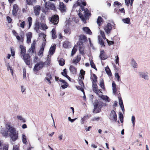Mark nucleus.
<instances>
[{
    "instance_id": "1",
    "label": "nucleus",
    "mask_w": 150,
    "mask_h": 150,
    "mask_svg": "<svg viewBox=\"0 0 150 150\" xmlns=\"http://www.w3.org/2000/svg\"><path fill=\"white\" fill-rule=\"evenodd\" d=\"M2 136L6 138L8 135L10 137V142L12 143L17 140L18 138V132L14 127L9 125H6V129H2L1 131Z\"/></svg>"
},
{
    "instance_id": "2",
    "label": "nucleus",
    "mask_w": 150,
    "mask_h": 150,
    "mask_svg": "<svg viewBox=\"0 0 150 150\" xmlns=\"http://www.w3.org/2000/svg\"><path fill=\"white\" fill-rule=\"evenodd\" d=\"M77 3L78 4V5L80 6V10H81L84 11V13L85 14V17L82 16H81L80 14H79V16L83 21L85 23H86V20L85 17H88L90 15L89 10L87 8L84 9V7L83 6H85L86 5V3L85 2H82L81 1L79 0L77 1Z\"/></svg>"
},
{
    "instance_id": "3",
    "label": "nucleus",
    "mask_w": 150,
    "mask_h": 150,
    "mask_svg": "<svg viewBox=\"0 0 150 150\" xmlns=\"http://www.w3.org/2000/svg\"><path fill=\"white\" fill-rule=\"evenodd\" d=\"M94 109L93 112L94 113H98L100 112L103 106V103L101 101H98L96 100L93 103Z\"/></svg>"
},
{
    "instance_id": "4",
    "label": "nucleus",
    "mask_w": 150,
    "mask_h": 150,
    "mask_svg": "<svg viewBox=\"0 0 150 150\" xmlns=\"http://www.w3.org/2000/svg\"><path fill=\"white\" fill-rule=\"evenodd\" d=\"M45 4L46 6H45V8L44 11H43L45 14L46 12L49 9L47 7V6L50 9L55 11L56 10L55 6L51 2H48L47 4V2H45Z\"/></svg>"
},
{
    "instance_id": "5",
    "label": "nucleus",
    "mask_w": 150,
    "mask_h": 150,
    "mask_svg": "<svg viewBox=\"0 0 150 150\" xmlns=\"http://www.w3.org/2000/svg\"><path fill=\"white\" fill-rule=\"evenodd\" d=\"M112 25L110 23H108L107 25L104 26V29L106 33L109 34L112 30Z\"/></svg>"
},
{
    "instance_id": "6",
    "label": "nucleus",
    "mask_w": 150,
    "mask_h": 150,
    "mask_svg": "<svg viewBox=\"0 0 150 150\" xmlns=\"http://www.w3.org/2000/svg\"><path fill=\"white\" fill-rule=\"evenodd\" d=\"M50 20L54 24H57L58 23L59 21L58 16L57 15H53Z\"/></svg>"
},
{
    "instance_id": "7",
    "label": "nucleus",
    "mask_w": 150,
    "mask_h": 150,
    "mask_svg": "<svg viewBox=\"0 0 150 150\" xmlns=\"http://www.w3.org/2000/svg\"><path fill=\"white\" fill-rule=\"evenodd\" d=\"M22 56L26 64L28 65H29L30 64V58L29 55L25 54Z\"/></svg>"
},
{
    "instance_id": "8",
    "label": "nucleus",
    "mask_w": 150,
    "mask_h": 150,
    "mask_svg": "<svg viewBox=\"0 0 150 150\" xmlns=\"http://www.w3.org/2000/svg\"><path fill=\"white\" fill-rule=\"evenodd\" d=\"M43 65L44 64L42 62H40L35 66L33 68L34 71H39L43 67Z\"/></svg>"
},
{
    "instance_id": "9",
    "label": "nucleus",
    "mask_w": 150,
    "mask_h": 150,
    "mask_svg": "<svg viewBox=\"0 0 150 150\" xmlns=\"http://www.w3.org/2000/svg\"><path fill=\"white\" fill-rule=\"evenodd\" d=\"M34 12L36 16H38L40 13L41 7L40 6L36 5L33 7Z\"/></svg>"
},
{
    "instance_id": "10",
    "label": "nucleus",
    "mask_w": 150,
    "mask_h": 150,
    "mask_svg": "<svg viewBox=\"0 0 150 150\" xmlns=\"http://www.w3.org/2000/svg\"><path fill=\"white\" fill-rule=\"evenodd\" d=\"M109 118L112 120L116 122L117 120V117L116 113L114 111L112 110L111 111Z\"/></svg>"
},
{
    "instance_id": "11",
    "label": "nucleus",
    "mask_w": 150,
    "mask_h": 150,
    "mask_svg": "<svg viewBox=\"0 0 150 150\" xmlns=\"http://www.w3.org/2000/svg\"><path fill=\"white\" fill-rule=\"evenodd\" d=\"M19 8L17 4H15L13 5L12 10V14L14 16L17 15V11L19 10Z\"/></svg>"
},
{
    "instance_id": "12",
    "label": "nucleus",
    "mask_w": 150,
    "mask_h": 150,
    "mask_svg": "<svg viewBox=\"0 0 150 150\" xmlns=\"http://www.w3.org/2000/svg\"><path fill=\"white\" fill-rule=\"evenodd\" d=\"M59 9L62 12H65L66 9V7L62 2H60L59 5Z\"/></svg>"
},
{
    "instance_id": "13",
    "label": "nucleus",
    "mask_w": 150,
    "mask_h": 150,
    "mask_svg": "<svg viewBox=\"0 0 150 150\" xmlns=\"http://www.w3.org/2000/svg\"><path fill=\"white\" fill-rule=\"evenodd\" d=\"M36 42L35 41H33L32 43L31 47L29 49V51L30 52H31L33 53H34L35 52V45Z\"/></svg>"
},
{
    "instance_id": "14",
    "label": "nucleus",
    "mask_w": 150,
    "mask_h": 150,
    "mask_svg": "<svg viewBox=\"0 0 150 150\" xmlns=\"http://www.w3.org/2000/svg\"><path fill=\"white\" fill-rule=\"evenodd\" d=\"M27 42L29 43L31 42V39L32 37V33L31 32H28L26 34Z\"/></svg>"
},
{
    "instance_id": "15",
    "label": "nucleus",
    "mask_w": 150,
    "mask_h": 150,
    "mask_svg": "<svg viewBox=\"0 0 150 150\" xmlns=\"http://www.w3.org/2000/svg\"><path fill=\"white\" fill-rule=\"evenodd\" d=\"M139 75L143 78L145 80H148L149 79V76L147 73L141 72L139 73Z\"/></svg>"
},
{
    "instance_id": "16",
    "label": "nucleus",
    "mask_w": 150,
    "mask_h": 150,
    "mask_svg": "<svg viewBox=\"0 0 150 150\" xmlns=\"http://www.w3.org/2000/svg\"><path fill=\"white\" fill-rule=\"evenodd\" d=\"M79 42L80 43H83V42H85L87 40V38L86 36L84 35H81L79 36ZM80 43H79V45Z\"/></svg>"
},
{
    "instance_id": "17",
    "label": "nucleus",
    "mask_w": 150,
    "mask_h": 150,
    "mask_svg": "<svg viewBox=\"0 0 150 150\" xmlns=\"http://www.w3.org/2000/svg\"><path fill=\"white\" fill-rule=\"evenodd\" d=\"M99 57L102 60H105L107 58V56L104 54V50H102L100 51V55Z\"/></svg>"
},
{
    "instance_id": "18",
    "label": "nucleus",
    "mask_w": 150,
    "mask_h": 150,
    "mask_svg": "<svg viewBox=\"0 0 150 150\" xmlns=\"http://www.w3.org/2000/svg\"><path fill=\"white\" fill-rule=\"evenodd\" d=\"M19 47L21 49V53L22 56L25 54L26 53L25 47L23 45H21Z\"/></svg>"
},
{
    "instance_id": "19",
    "label": "nucleus",
    "mask_w": 150,
    "mask_h": 150,
    "mask_svg": "<svg viewBox=\"0 0 150 150\" xmlns=\"http://www.w3.org/2000/svg\"><path fill=\"white\" fill-rule=\"evenodd\" d=\"M84 32L87 34L91 35L92 32L89 28L87 27H84L82 28Z\"/></svg>"
},
{
    "instance_id": "20",
    "label": "nucleus",
    "mask_w": 150,
    "mask_h": 150,
    "mask_svg": "<svg viewBox=\"0 0 150 150\" xmlns=\"http://www.w3.org/2000/svg\"><path fill=\"white\" fill-rule=\"evenodd\" d=\"M56 47V45L54 44L50 48L49 50L50 54L52 55L54 52L55 49Z\"/></svg>"
},
{
    "instance_id": "21",
    "label": "nucleus",
    "mask_w": 150,
    "mask_h": 150,
    "mask_svg": "<svg viewBox=\"0 0 150 150\" xmlns=\"http://www.w3.org/2000/svg\"><path fill=\"white\" fill-rule=\"evenodd\" d=\"M61 73L63 76L67 78L69 81H70V78L67 74L66 69H64L63 70V71L61 72Z\"/></svg>"
},
{
    "instance_id": "22",
    "label": "nucleus",
    "mask_w": 150,
    "mask_h": 150,
    "mask_svg": "<svg viewBox=\"0 0 150 150\" xmlns=\"http://www.w3.org/2000/svg\"><path fill=\"white\" fill-rule=\"evenodd\" d=\"M112 89L113 93L115 95L117 91L116 86L114 81H113L112 83Z\"/></svg>"
},
{
    "instance_id": "23",
    "label": "nucleus",
    "mask_w": 150,
    "mask_h": 150,
    "mask_svg": "<svg viewBox=\"0 0 150 150\" xmlns=\"http://www.w3.org/2000/svg\"><path fill=\"white\" fill-rule=\"evenodd\" d=\"M69 70L72 73L75 74L76 72V69L74 66L71 65L69 67Z\"/></svg>"
},
{
    "instance_id": "24",
    "label": "nucleus",
    "mask_w": 150,
    "mask_h": 150,
    "mask_svg": "<svg viewBox=\"0 0 150 150\" xmlns=\"http://www.w3.org/2000/svg\"><path fill=\"white\" fill-rule=\"evenodd\" d=\"M44 64L47 66L49 65L50 64V58L49 55L47 56L46 60Z\"/></svg>"
},
{
    "instance_id": "25",
    "label": "nucleus",
    "mask_w": 150,
    "mask_h": 150,
    "mask_svg": "<svg viewBox=\"0 0 150 150\" xmlns=\"http://www.w3.org/2000/svg\"><path fill=\"white\" fill-rule=\"evenodd\" d=\"M79 51L80 53L82 54H84L83 44L82 43L79 46Z\"/></svg>"
},
{
    "instance_id": "26",
    "label": "nucleus",
    "mask_w": 150,
    "mask_h": 150,
    "mask_svg": "<svg viewBox=\"0 0 150 150\" xmlns=\"http://www.w3.org/2000/svg\"><path fill=\"white\" fill-rule=\"evenodd\" d=\"M71 45V43L68 41H65L63 43V47L65 48H67Z\"/></svg>"
},
{
    "instance_id": "27",
    "label": "nucleus",
    "mask_w": 150,
    "mask_h": 150,
    "mask_svg": "<svg viewBox=\"0 0 150 150\" xmlns=\"http://www.w3.org/2000/svg\"><path fill=\"white\" fill-rule=\"evenodd\" d=\"M91 79L92 81V83H96L97 82L96 76L94 74H93L91 77Z\"/></svg>"
},
{
    "instance_id": "28",
    "label": "nucleus",
    "mask_w": 150,
    "mask_h": 150,
    "mask_svg": "<svg viewBox=\"0 0 150 150\" xmlns=\"http://www.w3.org/2000/svg\"><path fill=\"white\" fill-rule=\"evenodd\" d=\"M85 74V71L83 69L80 71V73L79 76V78L81 79H83L84 78V75Z\"/></svg>"
},
{
    "instance_id": "29",
    "label": "nucleus",
    "mask_w": 150,
    "mask_h": 150,
    "mask_svg": "<svg viewBox=\"0 0 150 150\" xmlns=\"http://www.w3.org/2000/svg\"><path fill=\"white\" fill-rule=\"evenodd\" d=\"M22 139L23 143L24 144H26L27 142V137L26 135L24 134H22Z\"/></svg>"
},
{
    "instance_id": "30",
    "label": "nucleus",
    "mask_w": 150,
    "mask_h": 150,
    "mask_svg": "<svg viewBox=\"0 0 150 150\" xmlns=\"http://www.w3.org/2000/svg\"><path fill=\"white\" fill-rule=\"evenodd\" d=\"M102 22V18L100 16L98 17L97 20V23L99 26H100Z\"/></svg>"
},
{
    "instance_id": "31",
    "label": "nucleus",
    "mask_w": 150,
    "mask_h": 150,
    "mask_svg": "<svg viewBox=\"0 0 150 150\" xmlns=\"http://www.w3.org/2000/svg\"><path fill=\"white\" fill-rule=\"evenodd\" d=\"M105 71L109 76H111L112 73L108 67H106L105 68Z\"/></svg>"
},
{
    "instance_id": "32",
    "label": "nucleus",
    "mask_w": 150,
    "mask_h": 150,
    "mask_svg": "<svg viewBox=\"0 0 150 150\" xmlns=\"http://www.w3.org/2000/svg\"><path fill=\"white\" fill-rule=\"evenodd\" d=\"M99 97H100L101 98L104 100H105V101H107L108 102H109V98L107 96H104L103 95H101L100 96H99Z\"/></svg>"
},
{
    "instance_id": "33",
    "label": "nucleus",
    "mask_w": 150,
    "mask_h": 150,
    "mask_svg": "<svg viewBox=\"0 0 150 150\" xmlns=\"http://www.w3.org/2000/svg\"><path fill=\"white\" fill-rule=\"evenodd\" d=\"M59 64L61 66H63L65 64V61L63 58H61L58 60Z\"/></svg>"
},
{
    "instance_id": "34",
    "label": "nucleus",
    "mask_w": 150,
    "mask_h": 150,
    "mask_svg": "<svg viewBox=\"0 0 150 150\" xmlns=\"http://www.w3.org/2000/svg\"><path fill=\"white\" fill-rule=\"evenodd\" d=\"M28 22L29 27L28 29H29L32 25V18L30 17H29L28 18Z\"/></svg>"
},
{
    "instance_id": "35",
    "label": "nucleus",
    "mask_w": 150,
    "mask_h": 150,
    "mask_svg": "<svg viewBox=\"0 0 150 150\" xmlns=\"http://www.w3.org/2000/svg\"><path fill=\"white\" fill-rule=\"evenodd\" d=\"M7 69L8 71H9L10 70L11 73V75L13 76V70L12 69V68L8 64L7 66Z\"/></svg>"
},
{
    "instance_id": "36",
    "label": "nucleus",
    "mask_w": 150,
    "mask_h": 150,
    "mask_svg": "<svg viewBox=\"0 0 150 150\" xmlns=\"http://www.w3.org/2000/svg\"><path fill=\"white\" fill-rule=\"evenodd\" d=\"M98 39L99 41V42L101 46L104 47L105 45H104V42L102 39L100 38L99 36H98Z\"/></svg>"
},
{
    "instance_id": "37",
    "label": "nucleus",
    "mask_w": 150,
    "mask_h": 150,
    "mask_svg": "<svg viewBox=\"0 0 150 150\" xmlns=\"http://www.w3.org/2000/svg\"><path fill=\"white\" fill-rule=\"evenodd\" d=\"M52 33V37L53 39H55L57 36L56 35V32L55 29H53L51 31Z\"/></svg>"
},
{
    "instance_id": "38",
    "label": "nucleus",
    "mask_w": 150,
    "mask_h": 150,
    "mask_svg": "<svg viewBox=\"0 0 150 150\" xmlns=\"http://www.w3.org/2000/svg\"><path fill=\"white\" fill-rule=\"evenodd\" d=\"M101 90L100 89H98L97 88L95 89H93V91L97 95H99V93H102V92H101Z\"/></svg>"
},
{
    "instance_id": "39",
    "label": "nucleus",
    "mask_w": 150,
    "mask_h": 150,
    "mask_svg": "<svg viewBox=\"0 0 150 150\" xmlns=\"http://www.w3.org/2000/svg\"><path fill=\"white\" fill-rule=\"evenodd\" d=\"M122 21L124 23L129 24L130 22V19L129 18H126L122 19Z\"/></svg>"
},
{
    "instance_id": "40",
    "label": "nucleus",
    "mask_w": 150,
    "mask_h": 150,
    "mask_svg": "<svg viewBox=\"0 0 150 150\" xmlns=\"http://www.w3.org/2000/svg\"><path fill=\"white\" fill-rule=\"evenodd\" d=\"M77 46H74V47L73 49L72 50V51L71 52V55L72 56L73 55L76 53V51L77 50Z\"/></svg>"
},
{
    "instance_id": "41",
    "label": "nucleus",
    "mask_w": 150,
    "mask_h": 150,
    "mask_svg": "<svg viewBox=\"0 0 150 150\" xmlns=\"http://www.w3.org/2000/svg\"><path fill=\"white\" fill-rule=\"evenodd\" d=\"M27 4L29 5H32L36 3V0H26Z\"/></svg>"
},
{
    "instance_id": "42",
    "label": "nucleus",
    "mask_w": 150,
    "mask_h": 150,
    "mask_svg": "<svg viewBox=\"0 0 150 150\" xmlns=\"http://www.w3.org/2000/svg\"><path fill=\"white\" fill-rule=\"evenodd\" d=\"M64 32L67 34L69 35L71 33L70 29L69 28H67L64 30Z\"/></svg>"
},
{
    "instance_id": "43",
    "label": "nucleus",
    "mask_w": 150,
    "mask_h": 150,
    "mask_svg": "<svg viewBox=\"0 0 150 150\" xmlns=\"http://www.w3.org/2000/svg\"><path fill=\"white\" fill-rule=\"evenodd\" d=\"M17 117L18 119L20 120L21 122H25V119L23 118L22 116L20 115H17Z\"/></svg>"
},
{
    "instance_id": "44",
    "label": "nucleus",
    "mask_w": 150,
    "mask_h": 150,
    "mask_svg": "<svg viewBox=\"0 0 150 150\" xmlns=\"http://www.w3.org/2000/svg\"><path fill=\"white\" fill-rule=\"evenodd\" d=\"M119 118L121 122L122 123L123 121V116L122 113L121 112L119 113Z\"/></svg>"
},
{
    "instance_id": "45",
    "label": "nucleus",
    "mask_w": 150,
    "mask_h": 150,
    "mask_svg": "<svg viewBox=\"0 0 150 150\" xmlns=\"http://www.w3.org/2000/svg\"><path fill=\"white\" fill-rule=\"evenodd\" d=\"M84 87L81 86H76V88H77V89L78 90H80L82 92H83V93L84 94V92L83 90V88Z\"/></svg>"
},
{
    "instance_id": "46",
    "label": "nucleus",
    "mask_w": 150,
    "mask_h": 150,
    "mask_svg": "<svg viewBox=\"0 0 150 150\" xmlns=\"http://www.w3.org/2000/svg\"><path fill=\"white\" fill-rule=\"evenodd\" d=\"M131 120L133 126L134 127L135 125V117L134 115L132 116Z\"/></svg>"
},
{
    "instance_id": "47",
    "label": "nucleus",
    "mask_w": 150,
    "mask_h": 150,
    "mask_svg": "<svg viewBox=\"0 0 150 150\" xmlns=\"http://www.w3.org/2000/svg\"><path fill=\"white\" fill-rule=\"evenodd\" d=\"M19 145L18 144L13 145V150H19Z\"/></svg>"
},
{
    "instance_id": "48",
    "label": "nucleus",
    "mask_w": 150,
    "mask_h": 150,
    "mask_svg": "<svg viewBox=\"0 0 150 150\" xmlns=\"http://www.w3.org/2000/svg\"><path fill=\"white\" fill-rule=\"evenodd\" d=\"M15 36L18 40L21 41H23V38L22 35H21V36H19L18 35V34Z\"/></svg>"
},
{
    "instance_id": "49",
    "label": "nucleus",
    "mask_w": 150,
    "mask_h": 150,
    "mask_svg": "<svg viewBox=\"0 0 150 150\" xmlns=\"http://www.w3.org/2000/svg\"><path fill=\"white\" fill-rule=\"evenodd\" d=\"M118 98L119 100V103L120 107L123 106V104L122 98L121 97L119 96L118 97Z\"/></svg>"
},
{
    "instance_id": "50",
    "label": "nucleus",
    "mask_w": 150,
    "mask_h": 150,
    "mask_svg": "<svg viewBox=\"0 0 150 150\" xmlns=\"http://www.w3.org/2000/svg\"><path fill=\"white\" fill-rule=\"evenodd\" d=\"M131 64L134 68L137 67V64L134 60H132Z\"/></svg>"
},
{
    "instance_id": "51",
    "label": "nucleus",
    "mask_w": 150,
    "mask_h": 150,
    "mask_svg": "<svg viewBox=\"0 0 150 150\" xmlns=\"http://www.w3.org/2000/svg\"><path fill=\"white\" fill-rule=\"evenodd\" d=\"M100 35L102 37V38L104 39H106V38L105 37L104 33L103 31L100 30Z\"/></svg>"
},
{
    "instance_id": "52",
    "label": "nucleus",
    "mask_w": 150,
    "mask_h": 150,
    "mask_svg": "<svg viewBox=\"0 0 150 150\" xmlns=\"http://www.w3.org/2000/svg\"><path fill=\"white\" fill-rule=\"evenodd\" d=\"M90 64L91 65V67L93 68L94 69L97 70L92 60H91L90 61Z\"/></svg>"
},
{
    "instance_id": "53",
    "label": "nucleus",
    "mask_w": 150,
    "mask_h": 150,
    "mask_svg": "<svg viewBox=\"0 0 150 150\" xmlns=\"http://www.w3.org/2000/svg\"><path fill=\"white\" fill-rule=\"evenodd\" d=\"M41 25L42 30H45L47 28V27L45 24L42 23L41 24Z\"/></svg>"
},
{
    "instance_id": "54",
    "label": "nucleus",
    "mask_w": 150,
    "mask_h": 150,
    "mask_svg": "<svg viewBox=\"0 0 150 150\" xmlns=\"http://www.w3.org/2000/svg\"><path fill=\"white\" fill-rule=\"evenodd\" d=\"M100 86L103 89H104V81L103 80L100 81Z\"/></svg>"
},
{
    "instance_id": "55",
    "label": "nucleus",
    "mask_w": 150,
    "mask_h": 150,
    "mask_svg": "<svg viewBox=\"0 0 150 150\" xmlns=\"http://www.w3.org/2000/svg\"><path fill=\"white\" fill-rule=\"evenodd\" d=\"M64 84H61V87L63 89H64L65 88H67L68 87V84L66 82V83H64Z\"/></svg>"
},
{
    "instance_id": "56",
    "label": "nucleus",
    "mask_w": 150,
    "mask_h": 150,
    "mask_svg": "<svg viewBox=\"0 0 150 150\" xmlns=\"http://www.w3.org/2000/svg\"><path fill=\"white\" fill-rule=\"evenodd\" d=\"M25 24V22L24 21H23L22 22H21L20 23V27L22 28H24Z\"/></svg>"
},
{
    "instance_id": "57",
    "label": "nucleus",
    "mask_w": 150,
    "mask_h": 150,
    "mask_svg": "<svg viewBox=\"0 0 150 150\" xmlns=\"http://www.w3.org/2000/svg\"><path fill=\"white\" fill-rule=\"evenodd\" d=\"M92 84L93 90V89H95V88H98L97 85L96 84V83H92Z\"/></svg>"
},
{
    "instance_id": "58",
    "label": "nucleus",
    "mask_w": 150,
    "mask_h": 150,
    "mask_svg": "<svg viewBox=\"0 0 150 150\" xmlns=\"http://www.w3.org/2000/svg\"><path fill=\"white\" fill-rule=\"evenodd\" d=\"M82 79H79V84L81 86L84 87V84L82 81Z\"/></svg>"
},
{
    "instance_id": "59",
    "label": "nucleus",
    "mask_w": 150,
    "mask_h": 150,
    "mask_svg": "<svg viewBox=\"0 0 150 150\" xmlns=\"http://www.w3.org/2000/svg\"><path fill=\"white\" fill-rule=\"evenodd\" d=\"M11 51L12 56H14L15 55V51L14 49L11 48Z\"/></svg>"
},
{
    "instance_id": "60",
    "label": "nucleus",
    "mask_w": 150,
    "mask_h": 150,
    "mask_svg": "<svg viewBox=\"0 0 150 150\" xmlns=\"http://www.w3.org/2000/svg\"><path fill=\"white\" fill-rule=\"evenodd\" d=\"M6 19L7 21L9 23H10L11 22L12 19H11L10 17L9 16H7L6 17Z\"/></svg>"
},
{
    "instance_id": "61",
    "label": "nucleus",
    "mask_w": 150,
    "mask_h": 150,
    "mask_svg": "<svg viewBox=\"0 0 150 150\" xmlns=\"http://www.w3.org/2000/svg\"><path fill=\"white\" fill-rule=\"evenodd\" d=\"M46 78H48V79H52V76H51V74L50 73H48L47 74V76Z\"/></svg>"
},
{
    "instance_id": "62",
    "label": "nucleus",
    "mask_w": 150,
    "mask_h": 150,
    "mask_svg": "<svg viewBox=\"0 0 150 150\" xmlns=\"http://www.w3.org/2000/svg\"><path fill=\"white\" fill-rule=\"evenodd\" d=\"M40 27V23L39 22L36 23L35 24V29L36 30L38 29Z\"/></svg>"
},
{
    "instance_id": "63",
    "label": "nucleus",
    "mask_w": 150,
    "mask_h": 150,
    "mask_svg": "<svg viewBox=\"0 0 150 150\" xmlns=\"http://www.w3.org/2000/svg\"><path fill=\"white\" fill-rule=\"evenodd\" d=\"M115 77L117 79V81H120V77L118 73H115Z\"/></svg>"
},
{
    "instance_id": "64",
    "label": "nucleus",
    "mask_w": 150,
    "mask_h": 150,
    "mask_svg": "<svg viewBox=\"0 0 150 150\" xmlns=\"http://www.w3.org/2000/svg\"><path fill=\"white\" fill-rule=\"evenodd\" d=\"M8 145H5L3 147V150H8Z\"/></svg>"
}]
</instances>
